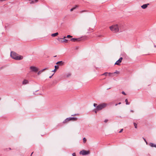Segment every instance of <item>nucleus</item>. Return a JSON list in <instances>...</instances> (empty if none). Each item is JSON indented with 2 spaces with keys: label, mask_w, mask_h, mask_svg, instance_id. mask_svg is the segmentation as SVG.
Instances as JSON below:
<instances>
[{
  "label": "nucleus",
  "mask_w": 156,
  "mask_h": 156,
  "mask_svg": "<svg viewBox=\"0 0 156 156\" xmlns=\"http://www.w3.org/2000/svg\"><path fill=\"white\" fill-rule=\"evenodd\" d=\"M83 142L84 143H85L86 142L87 140L85 137H84L83 139Z\"/></svg>",
  "instance_id": "nucleus-21"
},
{
  "label": "nucleus",
  "mask_w": 156,
  "mask_h": 156,
  "mask_svg": "<svg viewBox=\"0 0 156 156\" xmlns=\"http://www.w3.org/2000/svg\"><path fill=\"white\" fill-rule=\"evenodd\" d=\"M72 155L73 156H76V154L74 153H73Z\"/></svg>",
  "instance_id": "nucleus-29"
},
{
  "label": "nucleus",
  "mask_w": 156,
  "mask_h": 156,
  "mask_svg": "<svg viewBox=\"0 0 156 156\" xmlns=\"http://www.w3.org/2000/svg\"><path fill=\"white\" fill-rule=\"evenodd\" d=\"M53 74L52 76H49V78H51L52 77V76H53Z\"/></svg>",
  "instance_id": "nucleus-36"
},
{
  "label": "nucleus",
  "mask_w": 156,
  "mask_h": 156,
  "mask_svg": "<svg viewBox=\"0 0 156 156\" xmlns=\"http://www.w3.org/2000/svg\"><path fill=\"white\" fill-rule=\"evenodd\" d=\"M97 105V104H96L94 103V107H96V106Z\"/></svg>",
  "instance_id": "nucleus-31"
},
{
  "label": "nucleus",
  "mask_w": 156,
  "mask_h": 156,
  "mask_svg": "<svg viewBox=\"0 0 156 156\" xmlns=\"http://www.w3.org/2000/svg\"><path fill=\"white\" fill-rule=\"evenodd\" d=\"M48 69L47 68H45L44 69L41 70L39 71L37 73L38 75H40L42 72H43L46 69Z\"/></svg>",
  "instance_id": "nucleus-10"
},
{
  "label": "nucleus",
  "mask_w": 156,
  "mask_h": 156,
  "mask_svg": "<svg viewBox=\"0 0 156 156\" xmlns=\"http://www.w3.org/2000/svg\"><path fill=\"white\" fill-rule=\"evenodd\" d=\"M30 69L31 71L34 72H37L39 70V69L34 66H31L30 67Z\"/></svg>",
  "instance_id": "nucleus-4"
},
{
  "label": "nucleus",
  "mask_w": 156,
  "mask_h": 156,
  "mask_svg": "<svg viewBox=\"0 0 156 156\" xmlns=\"http://www.w3.org/2000/svg\"><path fill=\"white\" fill-rule=\"evenodd\" d=\"M33 153V152H32V153H31V155H32V154Z\"/></svg>",
  "instance_id": "nucleus-42"
},
{
  "label": "nucleus",
  "mask_w": 156,
  "mask_h": 156,
  "mask_svg": "<svg viewBox=\"0 0 156 156\" xmlns=\"http://www.w3.org/2000/svg\"><path fill=\"white\" fill-rule=\"evenodd\" d=\"M77 7V5L75 7L72 8L70 10V11L72 12L73 11L74 9H75Z\"/></svg>",
  "instance_id": "nucleus-18"
},
{
  "label": "nucleus",
  "mask_w": 156,
  "mask_h": 156,
  "mask_svg": "<svg viewBox=\"0 0 156 156\" xmlns=\"http://www.w3.org/2000/svg\"><path fill=\"white\" fill-rule=\"evenodd\" d=\"M80 40V38H71L70 39V41H72L73 42H76V41H79Z\"/></svg>",
  "instance_id": "nucleus-8"
},
{
  "label": "nucleus",
  "mask_w": 156,
  "mask_h": 156,
  "mask_svg": "<svg viewBox=\"0 0 156 156\" xmlns=\"http://www.w3.org/2000/svg\"><path fill=\"white\" fill-rule=\"evenodd\" d=\"M58 32L55 33L53 34H51V36H52L53 37H54L56 36L57 35H58Z\"/></svg>",
  "instance_id": "nucleus-16"
},
{
  "label": "nucleus",
  "mask_w": 156,
  "mask_h": 156,
  "mask_svg": "<svg viewBox=\"0 0 156 156\" xmlns=\"http://www.w3.org/2000/svg\"><path fill=\"white\" fill-rule=\"evenodd\" d=\"M143 139L144 140V141H145V142L147 144V141H146V139L144 138V137L143 138Z\"/></svg>",
  "instance_id": "nucleus-27"
},
{
  "label": "nucleus",
  "mask_w": 156,
  "mask_h": 156,
  "mask_svg": "<svg viewBox=\"0 0 156 156\" xmlns=\"http://www.w3.org/2000/svg\"><path fill=\"white\" fill-rule=\"evenodd\" d=\"M110 88H109L108 89H107V90H108V89H110Z\"/></svg>",
  "instance_id": "nucleus-45"
},
{
  "label": "nucleus",
  "mask_w": 156,
  "mask_h": 156,
  "mask_svg": "<svg viewBox=\"0 0 156 156\" xmlns=\"http://www.w3.org/2000/svg\"><path fill=\"white\" fill-rule=\"evenodd\" d=\"M28 80H25L23 82V84H26L28 83Z\"/></svg>",
  "instance_id": "nucleus-14"
},
{
  "label": "nucleus",
  "mask_w": 156,
  "mask_h": 156,
  "mask_svg": "<svg viewBox=\"0 0 156 156\" xmlns=\"http://www.w3.org/2000/svg\"><path fill=\"white\" fill-rule=\"evenodd\" d=\"M149 145L151 147H156V145L154 144L153 143H150Z\"/></svg>",
  "instance_id": "nucleus-15"
},
{
  "label": "nucleus",
  "mask_w": 156,
  "mask_h": 156,
  "mask_svg": "<svg viewBox=\"0 0 156 156\" xmlns=\"http://www.w3.org/2000/svg\"><path fill=\"white\" fill-rule=\"evenodd\" d=\"M76 115V114H74V115H73V116H75ZM73 116V115H72Z\"/></svg>",
  "instance_id": "nucleus-40"
},
{
  "label": "nucleus",
  "mask_w": 156,
  "mask_h": 156,
  "mask_svg": "<svg viewBox=\"0 0 156 156\" xmlns=\"http://www.w3.org/2000/svg\"><path fill=\"white\" fill-rule=\"evenodd\" d=\"M9 149L10 150L11 149L10 148H9Z\"/></svg>",
  "instance_id": "nucleus-44"
},
{
  "label": "nucleus",
  "mask_w": 156,
  "mask_h": 156,
  "mask_svg": "<svg viewBox=\"0 0 156 156\" xmlns=\"http://www.w3.org/2000/svg\"><path fill=\"white\" fill-rule=\"evenodd\" d=\"M113 73V74L114 73H116V74H119V72L117 71H116L115 72H114Z\"/></svg>",
  "instance_id": "nucleus-24"
},
{
  "label": "nucleus",
  "mask_w": 156,
  "mask_h": 156,
  "mask_svg": "<svg viewBox=\"0 0 156 156\" xmlns=\"http://www.w3.org/2000/svg\"><path fill=\"white\" fill-rule=\"evenodd\" d=\"M97 110L96 109V108L95 109V110H94V112H95V113H97V111H97Z\"/></svg>",
  "instance_id": "nucleus-34"
},
{
  "label": "nucleus",
  "mask_w": 156,
  "mask_h": 156,
  "mask_svg": "<svg viewBox=\"0 0 156 156\" xmlns=\"http://www.w3.org/2000/svg\"><path fill=\"white\" fill-rule=\"evenodd\" d=\"M108 75L110 76H113V75H112L113 74V73H108Z\"/></svg>",
  "instance_id": "nucleus-19"
},
{
  "label": "nucleus",
  "mask_w": 156,
  "mask_h": 156,
  "mask_svg": "<svg viewBox=\"0 0 156 156\" xmlns=\"http://www.w3.org/2000/svg\"><path fill=\"white\" fill-rule=\"evenodd\" d=\"M123 129H122L119 132V133H121L122 131H123Z\"/></svg>",
  "instance_id": "nucleus-30"
},
{
  "label": "nucleus",
  "mask_w": 156,
  "mask_h": 156,
  "mask_svg": "<svg viewBox=\"0 0 156 156\" xmlns=\"http://www.w3.org/2000/svg\"><path fill=\"white\" fill-rule=\"evenodd\" d=\"M55 69H58V65H56V66H55Z\"/></svg>",
  "instance_id": "nucleus-23"
},
{
  "label": "nucleus",
  "mask_w": 156,
  "mask_h": 156,
  "mask_svg": "<svg viewBox=\"0 0 156 156\" xmlns=\"http://www.w3.org/2000/svg\"><path fill=\"white\" fill-rule=\"evenodd\" d=\"M66 37L69 38L72 37V36L70 35H68Z\"/></svg>",
  "instance_id": "nucleus-25"
},
{
  "label": "nucleus",
  "mask_w": 156,
  "mask_h": 156,
  "mask_svg": "<svg viewBox=\"0 0 156 156\" xmlns=\"http://www.w3.org/2000/svg\"><path fill=\"white\" fill-rule=\"evenodd\" d=\"M122 26L120 24H115L110 27V29L114 32H117L122 31Z\"/></svg>",
  "instance_id": "nucleus-1"
},
{
  "label": "nucleus",
  "mask_w": 156,
  "mask_h": 156,
  "mask_svg": "<svg viewBox=\"0 0 156 156\" xmlns=\"http://www.w3.org/2000/svg\"><path fill=\"white\" fill-rule=\"evenodd\" d=\"M64 62L62 61H60L57 62L56 63V64H58L59 65H62L63 64Z\"/></svg>",
  "instance_id": "nucleus-13"
},
{
  "label": "nucleus",
  "mask_w": 156,
  "mask_h": 156,
  "mask_svg": "<svg viewBox=\"0 0 156 156\" xmlns=\"http://www.w3.org/2000/svg\"><path fill=\"white\" fill-rule=\"evenodd\" d=\"M122 94H123L124 95H126V94H125V92L124 91H122Z\"/></svg>",
  "instance_id": "nucleus-28"
},
{
  "label": "nucleus",
  "mask_w": 156,
  "mask_h": 156,
  "mask_svg": "<svg viewBox=\"0 0 156 156\" xmlns=\"http://www.w3.org/2000/svg\"><path fill=\"white\" fill-rule=\"evenodd\" d=\"M122 58L121 57L115 63V65H120V63H121L122 61Z\"/></svg>",
  "instance_id": "nucleus-7"
},
{
  "label": "nucleus",
  "mask_w": 156,
  "mask_h": 156,
  "mask_svg": "<svg viewBox=\"0 0 156 156\" xmlns=\"http://www.w3.org/2000/svg\"><path fill=\"white\" fill-rule=\"evenodd\" d=\"M108 121V119H105V121H104V122H107V121Z\"/></svg>",
  "instance_id": "nucleus-32"
},
{
  "label": "nucleus",
  "mask_w": 156,
  "mask_h": 156,
  "mask_svg": "<svg viewBox=\"0 0 156 156\" xmlns=\"http://www.w3.org/2000/svg\"><path fill=\"white\" fill-rule=\"evenodd\" d=\"M10 56L12 58L16 60H20L22 59L23 58V56L19 55L18 54L13 51L11 52Z\"/></svg>",
  "instance_id": "nucleus-2"
},
{
  "label": "nucleus",
  "mask_w": 156,
  "mask_h": 156,
  "mask_svg": "<svg viewBox=\"0 0 156 156\" xmlns=\"http://www.w3.org/2000/svg\"><path fill=\"white\" fill-rule=\"evenodd\" d=\"M56 56H57L56 55H55V56H54V57H56Z\"/></svg>",
  "instance_id": "nucleus-41"
},
{
  "label": "nucleus",
  "mask_w": 156,
  "mask_h": 156,
  "mask_svg": "<svg viewBox=\"0 0 156 156\" xmlns=\"http://www.w3.org/2000/svg\"><path fill=\"white\" fill-rule=\"evenodd\" d=\"M118 105V104H115V106H117Z\"/></svg>",
  "instance_id": "nucleus-39"
},
{
  "label": "nucleus",
  "mask_w": 156,
  "mask_h": 156,
  "mask_svg": "<svg viewBox=\"0 0 156 156\" xmlns=\"http://www.w3.org/2000/svg\"><path fill=\"white\" fill-rule=\"evenodd\" d=\"M149 5V4H144L141 6V7L143 9H145L147 7L148 5Z\"/></svg>",
  "instance_id": "nucleus-9"
},
{
  "label": "nucleus",
  "mask_w": 156,
  "mask_h": 156,
  "mask_svg": "<svg viewBox=\"0 0 156 156\" xmlns=\"http://www.w3.org/2000/svg\"><path fill=\"white\" fill-rule=\"evenodd\" d=\"M121 104V102H119V103L118 104H119V105H120V104Z\"/></svg>",
  "instance_id": "nucleus-38"
},
{
  "label": "nucleus",
  "mask_w": 156,
  "mask_h": 156,
  "mask_svg": "<svg viewBox=\"0 0 156 156\" xmlns=\"http://www.w3.org/2000/svg\"><path fill=\"white\" fill-rule=\"evenodd\" d=\"M134 125L135 126V128H137V124L135 123H134Z\"/></svg>",
  "instance_id": "nucleus-26"
},
{
  "label": "nucleus",
  "mask_w": 156,
  "mask_h": 156,
  "mask_svg": "<svg viewBox=\"0 0 156 156\" xmlns=\"http://www.w3.org/2000/svg\"><path fill=\"white\" fill-rule=\"evenodd\" d=\"M70 119H69V118H66L65 120H64L63 122V123H67V122H69V121H70Z\"/></svg>",
  "instance_id": "nucleus-11"
},
{
  "label": "nucleus",
  "mask_w": 156,
  "mask_h": 156,
  "mask_svg": "<svg viewBox=\"0 0 156 156\" xmlns=\"http://www.w3.org/2000/svg\"><path fill=\"white\" fill-rule=\"evenodd\" d=\"M70 119V121H76L77 119V118L76 117H69Z\"/></svg>",
  "instance_id": "nucleus-12"
},
{
  "label": "nucleus",
  "mask_w": 156,
  "mask_h": 156,
  "mask_svg": "<svg viewBox=\"0 0 156 156\" xmlns=\"http://www.w3.org/2000/svg\"><path fill=\"white\" fill-rule=\"evenodd\" d=\"M125 102H126V104L127 105H129V103L128 102V100L127 99H126V100H125Z\"/></svg>",
  "instance_id": "nucleus-20"
},
{
  "label": "nucleus",
  "mask_w": 156,
  "mask_h": 156,
  "mask_svg": "<svg viewBox=\"0 0 156 156\" xmlns=\"http://www.w3.org/2000/svg\"><path fill=\"white\" fill-rule=\"evenodd\" d=\"M156 47V45H154V47Z\"/></svg>",
  "instance_id": "nucleus-43"
},
{
  "label": "nucleus",
  "mask_w": 156,
  "mask_h": 156,
  "mask_svg": "<svg viewBox=\"0 0 156 156\" xmlns=\"http://www.w3.org/2000/svg\"><path fill=\"white\" fill-rule=\"evenodd\" d=\"M89 151H86L84 150H83L80 151V154H82L83 155H86L89 154Z\"/></svg>",
  "instance_id": "nucleus-5"
},
{
  "label": "nucleus",
  "mask_w": 156,
  "mask_h": 156,
  "mask_svg": "<svg viewBox=\"0 0 156 156\" xmlns=\"http://www.w3.org/2000/svg\"><path fill=\"white\" fill-rule=\"evenodd\" d=\"M108 73L105 72V73H104L101 74V75H105V76H107V74H108Z\"/></svg>",
  "instance_id": "nucleus-22"
},
{
  "label": "nucleus",
  "mask_w": 156,
  "mask_h": 156,
  "mask_svg": "<svg viewBox=\"0 0 156 156\" xmlns=\"http://www.w3.org/2000/svg\"><path fill=\"white\" fill-rule=\"evenodd\" d=\"M38 0H35L34 1H32L31 2H30V4H32L34 3L35 2H38Z\"/></svg>",
  "instance_id": "nucleus-17"
},
{
  "label": "nucleus",
  "mask_w": 156,
  "mask_h": 156,
  "mask_svg": "<svg viewBox=\"0 0 156 156\" xmlns=\"http://www.w3.org/2000/svg\"><path fill=\"white\" fill-rule=\"evenodd\" d=\"M66 37L64 36L63 38H60L58 39V40L61 43H67L68 41V40L65 39Z\"/></svg>",
  "instance_id": "nucleus-6"
},
{
  "label": "nucleus",
  "mask_w": 156,
  "mask_h": 156,
  "mask_svg": "<svg viewBox=\"0 0 156 156\" xmlns=\"http://www.w3.org/2000/svg\"><path fill=\"white\" fill-rule=\"evenodd\" d=\"M85 11H80V13H82V12H85Z\"/></svg>",
  "instance_id": "nucleus-33"
},
{
  "label": "nucleus",
  "mask_w": 156,
  "mask_h": 156,
  "mask_svg": "<svg viewBox=\"0 0 156 156\" xmlns=\"http://www.w3.org/2000/svg\"><path fill=\"white\" fill-rule=\"evenodd\" d=\"M107 105L105 103L99 105L97 106L96 109L97 110H100L102 108H105Z\"/></svg>",
  "instance_id": "nucleus-3"
},
{
  "label": "nucleus",
  "mask_w": 156,
  "mask_h": 156,
  "mask_svg": "<svg viewBox=\"0 0 156 156\" xmlns=\"http://www.w3.org/2000/svg\"><path fill=\"white\" fill-rule=\"evenodd\" d=\"M56 69H54V70L52 71V72H55V71H56Z\"/></svg>",
  "instance_id": "nucleus-35"
},
{
  "label": "nucleus",
  "mask_w": 156,
  "mask_h": 156,
  "mask_svg": "<svg viewBox=\"0 0 156 156\" xmlns=\"http://www.w3.org/2000/svg\"><path fill=\"white\" fill-rule=\"evenodd\" d=\"M130 112H133V110H131L130 111Z\"/></svg>",
  "instance_id": "nucleus-37"
}]
</instances>
